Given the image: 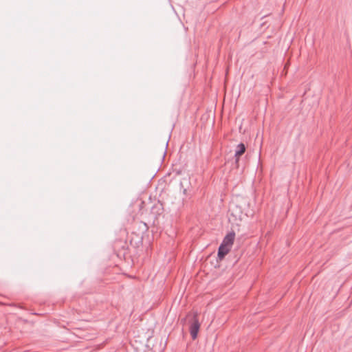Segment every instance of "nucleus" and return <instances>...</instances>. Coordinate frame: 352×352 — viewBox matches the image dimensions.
I'll return each mask as SVG.
<instances>
[{
  "label": "nucleus",
  "mask_w": 352,
  "mask_h": 352,
  "mask_svg": "<svg viewBox=\"0 0 352 352\" xmlns=\"http://www.w3.org/2000/svg\"><path fill=\"white\" fill-rule=\"evenodd\" d=\"M186 319L190 323L189 331L192 340L197 338L198 332L200 329V322L198 319L197 312H188L186 315Z\"/></svg>",
  "instance_id": "1"
},
{
  "label": "nucleus",
  "mask_w": 352,
  "mask_h": 352,
  "mask_svg": "<svg viewBox=\"0 0 352 352\" xmlns=\"http://www.w3.org/2000/svg\"><path fill=\"white\" fill-rule=\"evenodd\" d=\"M164 212V206L163 204L157 200L155 201L150 210V218L151 220L153 221V223H155V221L158 219V217L162 214Z\"/></svg>",
  "instance_id": "2"
},
{
  "label": "nucleus",
  "mask_w": 352,
  "mask_h": 352,
  "mask_svg": "<svg viewBox=\"0 0 352 352\" xmlns=\"http://www.w3.org/2000/svg\"><path fill=\"white\" fill-rule=\"evenodd\" d=\"M171 157V155H170ZM172 165L175 166V170L181 172L186 166V159L182 155H172Z\"/></svg>",
  "instance_id": "3"
},
{
  "label": "nucleus",
  "mask_w": 352,
  "mask_h": 352,
  "mask_svg": "<svg viewBox=\"0 0 352 352\" xmlns=\"http://www.w3.org/2000/svg\"><path fill=\"white\" fill-rule=\"evenodd\" d=\"M235 234L234 232L228 233L223 239L221 244L228 247L231 246L234 241Z\"/></svg>",
  "instance_id": "4"
},
{
  "label": "nucleus",
  "mask_w": 352,
  "mask_h": 352,
  "mask_svg": "<svg viewBox=\"0 0 352 352\" xmlns=\"http://www.w3.org/2000/svg\"><path fill=\"white\" fill-rule=\"evenodd\" d=\"M230 248L228 246L223 245L222 244L218 248L217 256L220 261L224 258L225 256L229 252Z\"/></svg>",
  "instance_id": "5"
},
{
  "label": "nucleus",
  "mask_w": 352,
  "mask_h": 352,
  "mask_svg": "<svg viewBox=\"0 0 352 352\" xmlns=\"http://www.w3.org/2000/svg\"><path fill=\"white\" fill-rule=\"evenodd\" d=\"M113 247L115 250H119L120 248H121L124 251L123 254L124 255L125 251L127 249V243L125 241L116 240L114 242Z\"/></svg>",
  "instance_id": "6"
},
{
  "label": "nucleus",
  "mask_w": 352,
  "mask_h": 352,
  "mask_svg": "<svg viewBox=\"0 0 352 352\" xmlns=\"http://www.w3.org/2000/svg\"><path fill=\"white\" fill-rule=\"evenodd\" d=\"M245 151V145L243 143H240L237 145L234 154H243V153Z\"/></svg>",
  "instance_id": "7"
},
{
  "label": "nucleus",
  "mask_w": 352,
  "mask_h": 352,
  "mask_svg": "<svg viewBox=\"0 0 352 352\" xmlns=\"http://www.w3.org/2000/svg\"><path fill=\"white\" fill-rule=\"evenodd\" d=\"M139 223L140 224V226L142 227V233H144L148 229V226H147L146 223H143L142 221L139 222Z\"/></svg>",
  "instance_id": "8"
},
{
  "label": "nucleus",
  "mask_w": 352,
  "mask_h": 352,
  "mask_svg": "<svg viewBox=\"0 0 352 352\" xmlns=\"http://www.w3.org/2000/svg\"><path fill=\"white\" fill-rule=\"evenodd\" d=\"M241 155H234V157H235V163L237 164L239 160V157H240Z\"/></svg>",
  "instance_id": "9"
},
{
  "label": "nucleus",
  "mask_w": 352,
  "mask_h": 352,
  "mask_svg": "<svg viewBox=\"0 0 352 352\" xmlns=\"http://www.w3.org/2000/svg\"><path fill=\"white\" fill-rule=\"evenodd\" d=\"M165 144H166V147H167V146H168V142H165ZM163 154H164V155H166V148H164V150L163 151Z\"/></svg>",
  "instance_id": "10"
},
{
  "label": "nucleus",
  "mask_w": 352,
  "mask_h": 352,
  "mask_svg": "<svg viewBox=\"0 0 352 352\" xmlns=\"http://www.w3.org/2000/svg\"><path fill=\"white\" fill-rule=\"evenodd\" d=\"M183 192H184V194H186L187 193V190L186 189H184Z\"/></svg>",
  "instance_id": "11"
},
{
  "label": "nucleus",
  "mask_w": 352,
  "mask_h": 352,
  "mask_svg": "<svg viewBox=\"0 0 352 352\" xmlns=\"http://www.w3.org/2000/svg\"><path fill=\"white\" fill-rule=\"evenodd\" d=\"M138 238H139L140 239H142V236H139V234L137 235Z\"/></svg>",
  "instance_id": "12"
},
{
  "label": "nucleus",
  "mask_w": 352,
  "mask_h": 352,
  "mask_svg": "<svg viewBox=\"0 0 352 352\" xmlns=\"http://www.w3.org/2000/svg\"><path fill=\"white\" fill-rule=\"evenodd\" d=\"M165 157H166V155H163V157H162V160H164V159H165Z\"/></svg>",
  "instance_id": "13"
}]
</instances>
